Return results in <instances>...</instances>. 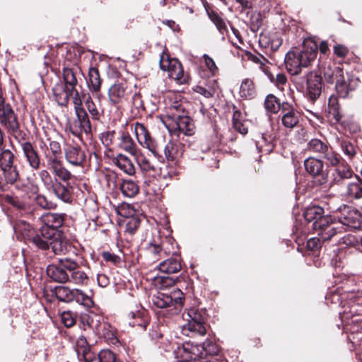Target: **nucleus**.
Returning a JSON list of instances; mask_svg holds the SVG:
<instances>
[{
    "label": "nucleus",
    "instance_id": "33",
    "mask_svg": "<svg viewBox=\"0 0 362 362\" xmlns=\"http://www.w3.org/2000/svg\"><path fill=\"white\" fill-rule=\"evenodd\" d=\"M173 117L175 119L177 129L180 132L185 135L192 134L194 124L190 117L180 115H174Z\"/></svg>",
    "mask_w": 362,
    "mask_h": 362
},
{
    "label": "nucleus",
    "instance_id": "57",
    "mask_svg": "<svg viewBox=\"0 0 362 362\" xmlns=\"http://www.w3.org/2000/svg\"><path fill=\"white\" fill-rule=\"evenodd\" d=\"M100 362H115L116 357L115 354L109 349H103L98 354Z\"/></svg>",
    "mask_w": 362,
    "mask_h": 362
},
{
    "label": "nucleus",
    "instance_id": "24",
    "mask_svg": "<svg viewBox=\"0 0 362 362\" xmlns=\"http://www.w3.org/2000/svg\"><path fill=\"white\" fill-rule=\"evenodd\" d=\"M80 75L79 69L64 67L63 69L64 86L74 92L78 85V77Z\"/></svg>",
    "mask_w": 362,
    "mask_h": 362
},
{
    "label": "nucleus",
    "instance_id": "42",
    "mask_svg": "<svg viewBox=\"0 0 362 362\" xmlns=\"http://www.w3.org/2000/svg\"><path fill=\"white\" fill-rule=\"evenodd\" d=\"M324 214V209L319 206L308 207L304 212V218L308 222H315L320 218Z\"/></svg>",
    "mask_w": 362,
    "mask_h": 362
},
{
    "label": "nucleus",
    "instance_id": "41",
    "mask_svg": "<svg viewBox=\"0 0 362 362\" xmlns=\"http://www.w3.org/2000/svg\"><path fill=\"white\" fill-rule=\"evenodd\" d=\"M233 128L240 133L241 134H246L248 131V127L245 122L243 121L242 113L238 110H235L233 115Z\"/></svg>",
    "mask_w": 362,
    "mask_h": 362
},
{
    "label": "nucleus",
    "instance_id": "9",
    "mask_svg": "<svg viewBox=\"0 0 362 362\" xmlns=\"http://www.w3.org/2000/svg\"><path fill=\"white\" fill-rule=\"evenodd\" d=\"M304 167L306 172L313 177L317 178V183L323 185L327 182V175L324 173L323 162L314 157H310L304 160Z\"/></svg>",
    "mask_w": 362,
    "mask_h": 362
},
{
    "label": "nucleus",
    "instance_id": "15",
    "mask_svg": "<svg viewBox=\"0 0 362 362\" xmlns=\"http://www.w3.org/2000/svg\"><path fill=\"white\" fill-rule=\"evenodd\" d=\"M24 157L30 168L37 170L40 166V158L38 152L30 141L19 142Z\"/></svg>",
    "mask_w": 362,
    "mask_h": 362
},
{
    "label": "nucleus",
    "instance_id": "17",
    "mask_svg": "<svg viewBox=\"0 0 362 362\" xmlns=\"http://www.w3.org/2000/svg\"><path fill=\"white\" fill-rule=\"evenodd\" d=\"M47 165L55 180L67 182L71 179V173L63 165L58 158H47Z\"/></svg>",
    "mask_w": 362,
    "mask_h": 362
},
{
    "label": "nucleus",
    "instance_id": "13",
    "mask_svg": "<svg viewBox=\"0 0 362 362\" xmlns=\"http://www.w3.org/2000/svg\"><path fill=\"white\" fill-rule=\"evenodd\" d=\"M281 123L286 128L292 129L295 127L299 122V113L288 103L281 104Z\"/></svg>",
    "mask_w": 362,
    "mask_h": 362
},
{
    "label": "nucleus",
    "instance_id": "8",
    "mask_svg": "<svg viewBox=\"0 0 362 362\" xmlns=\"http://www.w3.org/2000/svg\"><path fill=\"white\" fill-rule=\"evenodd\" d=\"M131 129L134 131L139 144L144 148L148 149L152 153L156 151V143L151 136L146 127L139 122H135L130 125Z\"/></svg>",
    "mask_w": 362,
    "mask_h": 362
},
{
    "label": "nucleus",
    "instance_id": "54",
    "mask_svg": "<svg viewBox=\"0 0 362 362\" xmlns=\"http://www.w3.org/2000/svg\"><path fill=\"white\" fill-rule=\"evenodd\" d=\"M39 177L44 185L49 189L54 183L51 175L47 170H41L38 173Z\"/></svg>",
    "mask_w": 362,
    "mask_h": 362
},
{
    "label": "nucleus",
    "instance_id": "36",
    "mask_svg": "<svg viewBox=\"0 0 362 362\" xmlns=\"http://www.w3.org/2000/svg\"><path fill=\"white\" fill-rule=\"evenodd\" d=\"M345 195L350 199H360L362 198V180L357 179L346 186Z\"/></svg>",
    "mask_w": 362,
    "mask_h": 362
},
{
    "label": "nucleus",
    "instance_id": "22",
    "mask_svg": "<svg viewBox=\"0 0 362 362\" xmlns=\"http://www.w3.org/2000/svg\"><path fill=\"white\" fill-rule=\"evenodd\" d=\"M49 247H51L55 255H64L69 251L71 245L69 240L60 232L58 233L57 235H54V237L52 238Z\"/></svg>",
    "mask_w": 362,
    "mask_h": 362
},
{
    "label": "nucleus",
    "instance_id": "11",
    "mask_svg": "<svg viewBox=\"0 0 362 362\" xmlns=\"http://www.w3.org/2000/svg\"><path fill=\"white\" fill-rule=\"evenodd\" d=\"M354 171L344 160L334 167L330 175L331 185H341L346 180L353 177Z\"/></svg>",
    "mask_w": 362,
    "mask_h": 362
},
{
    "label": "nucleus",
    "instance_id": "1",
    "mask_svg": "<svg viewBox=\"0 0 362 362\" xmlns=\"http://www.w3.org/2000/svg\"><path fill=\"white\" fill-rule=\"evenodd\" d=\"M317 54V45L311 40L303 42L302 49L288 51L284 59L285 66L291 75H298L303 68L308 67Z\"/></svg>",
    "mask_w": 362,
    "mask_h": 362
},
{
    "label": "nucleus",
    "instance_id": "49",
    "mask_svg": "<svg viewBox=\"0 0 362 362\" xmlns=\"http://www.w3.org/2000/svg\"><path fill=\"white\" fill-rule=\"evenodd\" d=\"M86 106L93 119H98L103 114V110L99 108L90 97L86 100Z\"/></svg>",
    "mask_w": 362,
    "mask_h": 362
},
{
    "label": "nucleus",
    "instance_id": "55",
    "mask_svg": "<svg viewBox=\"0 0 362 362\" xmlns=\"http://www.w3.org/2000/svg\"><path fill=\"white\" fill-rule=\"evenodd\" d=\"M61 320L64 326L72 327L76 323L74 314L71 311H64L61 314Z\"/></svg>",
    "mask_w": 362,
    "mask_h": 362
},
{
    "label": "nucleus",
    "instance_id": "28",
    "mask_svg": "<svg viewBox=\"0 0 362 362\" xmlns=\"http://www.w3.org/2000/svg\"><path fill=\"white\" fill-rule=\"evenodd\" d=\"M327 117L334 123L339 122L342 118L338 98L334 95L330 96L328 100Z\"/></svg>",
    "mask_w": 362,
    "mask_h": 362
},
{
    "label": "nucleus",
    "instance_id": "23",
    "mask_svg": "<svg viewBox=\"0 0 362 362\" xmlns=\"http://www.w3.org/2000/svg\"><path fill=\"white\" fill-rule=\"evenodd\" d=\"M197 351V346L188 343L183 344L181 348H178L177 358H180V362H196L198 359Z\"/></svg>",
    "mask_w": 362,
    "mask_h": 362
},
{
    "label": "nucleus",
    "instance_id": "44",
    "mask_svg": "<svg viewBox=\"0 0 362 362\" xmlns=\"http://www.w3.org/2000/svg\"><path fill=\"white\" fill-rule=\"evenodd\" d=\"M321 157L326 160L327 165L333 167L342 162L340 155L335 152L330 146Z\"/></svg>",
    "mask_w": 362,
    "mask_h": 362
},
{
    "label": "nucleus",
    "instance_id": "19",
    "mask_svg": "<svg viewBox=\"0 0 362 362\" xmlns=\"http://www.w3.org/2000/svg\"><path fill=\"white\" fill-rule=\"evenodd\" d=\"M339 220L344 226L362 230V215L356 209H349L339 218Z\"/></svg>",
    "mask_w": 362,
    "mask_h": 362
},
{
    "label": "nucleus",
    "instance_id": "25",
    "mask_svg": "<svg viewBox=\"0 0 362 362\" xmlns=\"http://www.w3.org/2000/svg\"><path fill=\"white\" fill-rule=\"evenodd\" d=\"M118 146L120 149L133 156L136 157L138 155L137 146L128 132H122L119 139Z\"/></svg>",
    "mask_w": 362,
    "mask_h": 362
},
{
    "label": "nucleus",
    "instance_id": "27",
    "mask_svg": "<svg viewBox=\"0 0 362 362\" xmlns=\"http://www.w3.org/2000/svg\"><path fill=\"white\" fill-rule=\"evenodd\" d=\"M47 274L53 281L59 283H65L69 279V274L59 264L48 265Z\"/></svg>",
    "mask_w": 362,
    "mask_h": 362
},
{
    "label": "nucleus",
    "instance_id": "26",
    "mask_svg": "<svg viewBox=\"0 0 362 362\" xmlns=\"http://www.w3.org/2000/svg\"><path fill=\"white\" fill-rule=\"evenodd\" d=\"M53 95L57 103L61 106L67 105L69 98L74 93L63 83H57L52 88Z\"/></svg>",
    "mask_w": 362,
    "mask_h": 362
},
{
    "label": "nucleus",
    "instance_id": "35",
    "mask_svg": "<svg viewBox=\"0 0 362 362\" xmlns=\"http://www.w3.org/2000/svg\"><path fill=\"white\" fill-rule=\"evenodd\" d=\"M240 96L245 99H252L255 97L256 89L253 81L250 78H245L242 81L240 90Z\"/></svg>",
    "mask_w": 362,
    "mask_h": 362
},
{
    "label": "nucleus",
    "instance_id": "2",
    "mask_svg": "<svg viewBox=\"0 0 362 362\" xmlns=\"http://www.w3.org/2000/svg\"><path fill=\"white\" fill-rule=\"evenodd\" d=\"M186 321L181 327L182 333L187 337L204 336L206 333L205 312L196 308H190L183 314Z\"/></svg>",
    "mask_w": 362,
    "mask_h": 362
},
{
    "label": "nucleus",
    "instance_id": "51",
    "mask_svg": "<svg viewBox=\"0 0 362 362\" xmlns=\"http://www.w3.org/2000/svg\"><path fill=\"white\" fill-rule=\"evenodd\" d=\"M209 16L220 33H223L227 30L226 23L217 13L212 11L209 13Z\"/></svg>",
    "mask_w": 362,
    "mask_h": 362
},
{
    "label": "nucleus",
    "instance_id": "18",
    "mask_svg": "<svg viewBox=\"0 0 362 362\" xmlns=\"http://www.w3.org/2000/svg\"><path fill=\"white\" fill-rule=\"evenodd\" d=\"M42 226V228L47 230H54V235H57L60 231L58 230L64 223V218L61 214L54 213H45L40 217Z\"/></svg>",
    "mask_w": 362,
    "mask_h": 362
},
{
    "label": "nucleus",
    "instance_id": "48",
    "mask_svg": "<svg viewBox=\"0 0 362 362\" xmlns=\"http://www.w3.org/2000/svg\"><path fill=\"white\" fill-rule=\"evenodd\" d=\"M14 228L16 231L21 233L28 240H29L35 233L33 227L25 221H21Z\"/></svg>",
    "mask_w": 362,
    "mask_h": 362
},
{
    "label": "nucleus",
    "instance_id": "52",
    "mask_svg": "<svg viewBox=\"0 0 362 362\" xmlns=\"http://www.w3.org/2000/svg\"><path fill=\"white\" fill-rule=\"evenodd\" d=\"M341 148L343 153L349 158H353L356 153V149L355 146L349 140H343L341 142Z\"/></svg>",
    "mask_w": 362,
    "mask_h": 362
},
{
    "label": "nucleus",
    "instance_id": "40",
    "mask_svg": "<svg viewBox=\"0 0 362 362\" xmlns=\"http://www.w3.org/2000/svg\"><path fill=\"white\" fill-rule=\"evenodd\" d=\"M69 275V279L67 282H70L76 285H86L88 281V275L81 269L80 267Z\"/></svg>",
    "mask_w": 362,
    "mask_h": 362
},
{
    "label": "nucleus",
    "instance_id": "6",
    "mask_svg": "<svg viewBox=\"0 0 362 362\" xmlns=\"http://www.w3.org/2000/svg\"><path fill=\"white\" fill-rule=\"evenodd\" d=\"M160 66L163 70H167L170 78L178 83H185L188 76L184 72L181 63L176 59L165 60L163 57L160 59Z\"/></svg>",
    "mask_w": 362,
    "mask_h": 362
},
{
    "label": "nucleus",
    "instance_id": "62",
    "mask_svg": "<svg viewBox=\"0 0 362 362\" xmlns=\"http://www.w3.org/2000/svg\"><path fill=\"white\" fill-rule=\"evenodd\" d=\"M203 349L205 350L206 353L209 355H216L219 352L218 346L208 340L203 343Z\"/></svg>",
    "mask_w": 362,
    "mask_h": 362
},
{
    "label": "nucleus",
    "instance_id": "58",
    "mask_svg": "<svg viewBox=\"0 0 362 362\" xmlns=\"http://www.w3.org/2000/svg\"><path fill=\"white\" fill-rule=\"evenodd\" d=\"M35 201L37 204L43 209H49L55 207V204L52 202L48 201L45 196L41 194H38L35 197Z\"/></svg>",
    "mask_w": 362,
    "mask_h": 362
},
{
    "label": "nucleus",
    "instance_id": "47",
    "mask_svg": "<svg viewBox=\"0 0 362 362\" xmlns=\"http://www.w3.org/2000/svg\"><path fill=\"white\" fill-rule=\"evenodd\" d=\"M337 224V223L333 222V219L331 216H325L322 215L319 220L315 221V222L313 223V228L314 230H318L320 232L323 230L324 228Z\"/></svg>",
    "mask_w": 362,
    "mask_h": 362
},
{
    "label": "nucleus",
    "instance_id": "61",
    "mask_svg": "<svg viewBox=\"0 0 362 362\" xmlns=\"http://www.w3.org/2000/svg\"><path fill=\"white\" fill-rule=\"evenodd\" d=\"M202 57H203L205 66L209 71L210 74L211 75H214L218 70V67L216 66L214 59L206 54H204Z\"/></svg>",
    "mask_w": 362,
    "mask_h": 362
},
{
    "label": "nucleus",
    "instance_id": "7",
    "mask_svg": "<svg viewBox=\"0 0 362 362\" xmlns=\"http://www.w3.org/2000/svg\"><path fill=\"white\" fill-rule=\"evenodd\" d=\"M75 112L76 118L69 124V129L71 132L76 136H79L83 133L86 134L90 133V122L86 110L82 108L76 110Z\"/></svg>",
    "mask_w": 362,
    "mask_h": 362
},
{
    "label": "nucleus",
    "instance_id": "30",
    "mask_svg": "<svg viewBox=\"0 0 362 362\" xmlns=\"http://www.w3.org/2000/svg\"><path fill=\"white\" fill-rule=\"evenodd\" d=\"M56 197L64 202H69L71 200V189L69 185H65L57 180H54V183L50 187Z\"/></svg>",
    "mask_w": 362,
    "mask_h": 362
},
{
    "label": "nucleus",
    "instance_id": "10",
    "mask_svg": "<svg viewBox=\"0 0 362 362\" xmlns=\"http://www.w3.org/2000/svg\"><path fill=\"white\" fill-rule=\"evenodd\" d=\"M136 160L144 176L155 179L160 175L161 168L156 161L151 160L143 154L137 155Z\"/></svg>",
    "mask_w": 362,
    "mask_h": 362
},
{
    "label": "nucleus",
    "instance_id": "20",
    "mask_svg": "<svg viewBox=\"0 0 362 362\" xmlns=\"http://www.w3.org/2000/svg\"><path fill=\"white\" fill-rule=\"evenodd\" d=\"M54 230H47L45 228H40L37 233L35 232L28 240L31 241L37 248L47 250L49 247L52 238L54 237Z\"/></svg>",
    "mask_w": 362,
    "mask_h": 362
},
{
    "label": "nucleus",
    "instance_id": "5",
    "mask_svg": "<svg viewBox=\"0 0 362 362\" xmlns=\"http://www.w3.org/2000/svg\"><path fill=\"white\" fill-rule=\"evenodd\" d=\"M0 122L6 127L8 132L15 134L19 131L20 125L17 116L12 110L11 105L5 103L0 89Z\"/></svg>",
    "mask_w": 362,
    "mask_h": 362
},
{
    "label": "nucleus",
    "instance_id": "3",
    "mask_svg": "<svg viewBox=\"0 0 362 362\" xmlns=\"http://www.w3.org/2000/svg\"><path fill=\"white\" fill-rule=\"evenodd\" d=\"M183 293L180 290H175L170 294L158 293L152 298L153 304L161 309H167L170 315L180 311L182 306Z\"/></svg>",
    "mask_w": 362,
    "mask_h": 362
},
{
    "label": "nucleus",
    "instance_id": "38",
    "mask_svg": "<svg viewBox=\"0 0 362 362\" xmlns=\"http://www.w3.org/2000/svg\"><path fill=\"white\" fill-rule=\"evenodd\" d=\"M329 145L318 139H312L307 144L308 151L322 156Z\"/></svg>",
    "mask_w": 362,
    "mask_h": 362
},
{
    "label": "nucleus",
    "instance_id": "4",
    "mask_svg": "<svg viewBox=\"0 0 362 362\" xmlns=\"http://www.w3.org/2000/svg\"><path fill=\"white\" fill-rule=\"evenodd\" d=\"M53 293L62 302L69 303L75 300L86 308H91L94 304L92 298L79 289H71L68 286H59L54 288Z\"/></svg>",
    "mask_w": 362,
    "mask_h": 362
},
{
    "label": "nucleus",
    "instance_id": "14",
    "mask_svg": "<svg viewBox=\"0 0 362 362\" xmlns=\"http://www.w3.org/2000/svg\"><path fill=\"white\" fill-rule=\"evenodd\" d=\"M146 313V310L140 305L132 308L127 315L129 325L132 327L137 326L141 329H145L147 325Z\"/></svg>",
    "mask_w": 362,
    "mask_h": 362
},
{
    "label": "nucleus",
    "instance_id": "32",
    "mask_svg": "<svg viewBox=\"0 0 362 362\" xmlns=\"http://www.w3.org/2000/svg\"><path fill=\"white\" fill-rule=\"evenodd\" d=\"M158 269L165 274L177 273L181 269L180 259L177 257L167 259L159 264Z\"/></svg>",
    "mask_w": 362,
    "mask_h": 362
},
{
    "label": "nucleus",
    "instance_id": "46",
    "mask_svg": "<svg viewBox=\"0 0 362 362\" xmlns=\"http://www.w3.org/2000/svg\"><path fill=\"white\" fill-rule=\"evenodd\" d=\"M339 233V228L336 225H334L324 228L323 230L318 233V235L322 241H327Z\"/></svg>",
    "mask_w": 362,
    "mask_h": 362
},
{
    "label": "nucleus",
    "instance_id": "59",
    "mask_svg": "<svg viewBox=\"0 0 362 362\" xmlns=\"http://www.w3.org/2000/svg\"><path fill=\"white\" fill-rule=\"evenodd\" d=\"M114 136V131H107L100 134V139L103 144L108 147L112 144Z\"/></svg>",
    "mask_w": 362,
    "mask_h": 362
},
{
    "label": "nucleus",
    "instance_id": "63",
    "mask_svg": "<svg viewBox=\"0 0 362 362\" xmlns=\"http://www.w3.org/2000/svg\"><path fill=\"white\" fill-rule=\"evenodd\" d=\"M71 96H72L74 110L82 109V97L83 96V94H81L76 88L74 93Z\"/></svg>",
    "mask_w": 362,
    "mask_h": 362
},
{
    "label": "nucleus",
    "instance_id": "45",
    "mask_svg": "<svg viewBox=\"0 0 362 362\" xmlns=\"http://www.w3.org/2000/svg\"><path fill=\"white\" fill-rule=\"evenodd\" d=\"M264 107L267 110L272 113H276L279 110H281V105L276 97L273 95H269L264 100Z\"/></svg>",
    "mask_w": 362,
    "mask_h": 362
},
{
    "label": "nucleus",
    "instance_id": "34",
    "mask_svg": "<svg viewBox=\"0 0 362 362\" xmlns=\"http://www.w3.org/2000/svg\"><path fill=\"white\" fill-rule=\"evenodd\" d=\"M260 42L264 43L265 46L275 51L277 50L282 45V39L277 33H270L268 34H262L260 36Z\"/></svg>",
    "mask_w": 362,
    "mask_h": 362
},
{
    "label": "nucleus",
    "instance_id": "64",
    "mask_svg": "<svg viewBox=\"0 0 362 362\" xmlns=\"http://www.w3.org/2000/svg\"><path fill=\"white\" fill-rule=\"evenodd\" d=\"M147 251L149 254L154 255H161L163 252V249L160 245L150 243L147 247Z\"/></svg>",
    "mask_w": 362,
    "mask_h": 362
},
{
    "label": "nucleus",
    "instance_id": "12",
    "mask_svg": "<svg viewBox=\"0 0 362 362\" xmlns=\"http://www.w3.org/2000/svg\"><path fill=\"white\" fill-rule=\"evenodd\" d=\"M128 96V86L125 83H115L108 90L110 102L114 105L123 103L127 100Z\"/></svg>",
    "mask_w": 362,
    "mask_h": 362
},
{
    "label": "nucleus",
    "instance_id": "56",
    "mask_svg": "<svg viewBox=\"0 0 362 362\" xmlns=\"http://www.w3.org/2000/svg\"><path fill=\"white\" fill-rule=\"evenodd\" d=\"M90 346L87 342L86 337L81 336L77 339L76 341V351L78 356L80 358L82 352L87 351Z\"/></svg>",
    "mask_w": 362,
    "mask_h": 362
},
{
    "label": "nucleus",
    "instance_id": "43",
    "mask_svg": "<svg viewBox=\"0 0 362 362\" xmlns=\"http://www.w3.org/2000/svg\"><path fill=\"white\" fill-rule=\"evenodd\" d=\"M120 188L123 194L128 197H133L139 192L137 184L131 180H124Z\"/></svg>",
    "mask_w": 362,
    "mask_h": 362
},
{
    "label": "nucleus",
    "instance_id": "21",
    "mask_svg": "<svg viewBox=\"0 0 362 362\" xmlns=\"http://www.w3.org/2000/svg\"><path fill=\"white\" fill-rule=\"evenodd\" d=\"M66 160L74 166H81L85 160L84 152L78 146H68L64 149Z\"/></svg>",
    "mask_w": 362,
    "mask_h": 362
},
{
    "label": "nucleus",
    "instance_id": "50",
    "mask_svg": "<svg viewBox=\"0 0 362 362\" xmlns=\"http://www.w3.org/2000/svg\"><path fill=\"white\" fill-rule=\"evenodd\" d=\"M59 263L64 268V270L66 272H69L70 274L80 267L77 262L69 258L59 259Z\"/></svg>",
    "mask_w": 362,
    "mask_h": 362
},
{
    "label": "nucleus",
    "instance_id": "39",
    "mask_svg": "<svg viewBox=\"0 0 362 362\" xmlns=\"http://www.w3.org/2000/svg\"><path fill=\"white\" fill-rule=\"evenodd\" d=\"M88 86L92 91L98 92L100 90L102 80L97 68L91 67L88 71Z\"/></svg>",
    "mask_w": 362,
    "mask_h": 362
},
{
    "label": "nucleus",
    "instance_id": "53",
    "mask_svg": "<svg viewBox=\"0 0 362 362\" xmlns=\"http://www.w3.org/2000/svg\"><path fill=\"white\" fill-rule=\"evenodd\" d=\"M154 284L158 288L163 289L175 284V280L168 276H156L154 278Z\"/></svg>",
    "mask_w": 362,
    "mask_h": 362
},
{
    "label": "nucleus",
    "instance_id": "37",
    "mask_svg": "<svg viewBox=\"0 0 362 362\" xmlns=\"http://www.w3.org/2000/svg\"><path fill=\"white\" fill-rule=\"evenodd\" d=\"M164 154L168 160L173 161L182 155L180 144L169 141L165 146Z\"/></svg>",
    "mask_w": 362,
    "mask_h": 362
},
{
    "label": "nucleus",
    "instance_id": "16",
    "mask_svg": "<svg viewBox=\"0 0 362 362\" xmlns=\"http://www.w3.org/2000/svg\"><path fill=\"white\" fill-rule=\"evenodd\" d=\"M307 78V95L312 101L315 100L321 94L322 78L321 76L315 72H310L306 76Z\"/></svg>",
    "mask_w": 362,
    "mask_h": 362
},
{
    "label": "nucleus",
    "instance_id": "60",
    "mask_svg": "<svg viewBox=\"0 0 362 362\" xmlns=\"http://www.w3.org/2000/svg\"><path fill=\"white\" fill-rule=\"evenodd\" d=\"M193 90L206 98H209L214 95V90L211 88H205L201 85H196L193 87Z\"/></svg>",
    "mask_w": 362,
    "mask_h": 362
},
{
    "label": "nucleus",
    "instance_id": "31",
    "mask_svg": "<svg viewBox=\"0 0 362 362\" xmlns=\"http://www.w3.org/2000/svg\"><path fill=\"white\" fill-rule=\"evenodd\" d=\"M336 90L341 98H346L351 88L347 84L343 70L340 67H336Z\"/></svg>",
    "mask_w": 362,
    "mask_h": 362
},
{
    "label": "nucleus",
    "instance_id": "29",
    "mask_svg": "<svg viewBox=\"0 0 362 362\" xmlns=\"http://www.w3.org/2000/svg\"><path fill=\"white\" fill-rule=\"evenodd\" d=\"M114 163L129 175L135 173V167L131 159L124 154L119 153L114 159Z\"/></svg>",
    "mask_w": 362,
    "mask_h": 362
}]
</instances>
